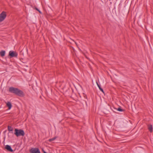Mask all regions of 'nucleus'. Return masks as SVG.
<instances>
[{"mask_svg": "<svg viewBox=\"0 0 153 153\" xmlns=\"http://www.w3.org/2000/svg\"><path fill=\"white\" fill-rule=\"evenodd\" d=\"M9 91L10 92L15 94L20 97H23L25 95L24 93L22 91L13 87H10Z\"/></svg>", "mask_w": 153, "mask_h": 153, "instance_id": "f257e3e1", "label": "nucleus"}, {"mask_svg": "<svg viewBox=\"0 0 153 153\" xmlns=\"http://www.w3.org/2000/svg\"><path fill=\"white\" fill-rule=\"evenodd\" d=\"M15 132L14 134L17 137L24 136L25 134L24 131L22 129H18L17 128L15 129Z\"/></svg>", "mask_w": 153, "mask_h": 153, "instance_id": "f03ea898", "label": "nucleus"}, {"mask_svg": "<svg viewBox=\"0 0 153 153\" xmlns=\"http://www.w3.org/2000/svg\"><path fill=\"white\" fill-rule=\"evenodd\" d=\"M7 16V13L3 11L0 14V23L3 21Z\"/></svg>", "mask_w": 153, "mask_h": 153, "instance_id": "7ed1b4c3", "label": "nucleus"}, {"mask_svg": "<svg viewBox=\"0 0 153 153\" xmlns=\"http://www.w3.org/2000/svg\"><path fill=\"white\" fill-rule=\"evenodd\" d=\"M31 153H41L39 149L37 148H33L30 151Z\"/></svg>", "mask_w": 153, "mask_h": 153, "instance_id": "20e7f679", "label": "nucleus"}, {"mask_svg": "<svg viewBox=\"0 0 153 153\" xmlns=\"http://www.w3.org/2000/svg\"><path fill=\"white\" fill-rule=\"evenodd\" d=\"M9 55L11 57H16L17 54L16 52L10 51L9 52Z\"/></svg>", "mask_w": 153, "mask_h": 153, "instance_id": "39448f33", "label": "nucleus"}, {"mask_svg": "<svg viewBox=\"0 0 153 153\" xmlns=\"http://www.w3.org/2000/svg\"><path fill=\"white\" fill-rule=\"evenodd\" d=\"M5 148L8 151L10 152H13V150L12 149L11 146L8 145H7L5 146Z\"/></svg>", "mask_w": 153, "mask_h": 153, "instance_id": "423d86ee", "label": "nucleus"}, {"mask_svg": "<svg viewBox=\"0 0 153 153\" xmlns=\"http://www.w3.org/2000/svg\"><path fill=\"white\" fill-rule=\"evenodd\" d=\"M6 105L8 107L9 109H10L11 108L12 105L10 102H7L6 103Z\"/></svg>", "mask_w": 153, "mask_h": 153, "instance_id": "0eeeda50", "label": "nucleus"}, {"mask_svg": "<svg viewBox=\"0 0 153 153\" xmlns=\"http://www.w3.org/2000/svg\"><path fill=\"white\" fill-rule=\"evenodd\" d=\"M148 127L150 131L151 132H152L153 129L152 125H149L148 126Z\"/></svg>", "mask_w": 153, "mask_h": 153, "instance_id": "6e6552de", "label": "nucleus"}, {"mask_svg": "<svg viewBox=\"0 0 153 153\" xmlns=\"http://www.w3.org/2000/svg\"><path fill=\"white\" fill-rule=\"evenodd\" d=\"M5 51H1L0 52V54L1 56L3 57L5 55Z\"/></svg>", "mask_w": 153, "mask_h": 153, "instance_id": "1a4fd4ad", "label": "nucleus"}, {"mask_svg": "<svg viewBox=\"0 0 153 153\" xmlns=\"http://www.w3.org/2000/svg\"><path fill=\"white\" fill-rule=\"evenodd\" d=\"M7 129L9 131H12L13 130V128L11 126H8Z\"/></svg>", "mask_w": 153, "mask_h": 153, "instance_id": "9d476101", "label": "nucleus"}, {"mask_svg": "<svg viewBox=\"0 0 153 153\" xmlns=\"http://www.w3.org/2000/svg\"><path fill=\"white\" fill-rule=\"evenodd\" d=\"M56 138V137H54L51 139H50L49 140V141H50V142H51V141H54V140H55Z\"/></svg>", "mask_w": 153, "mask_h": 153, "instance_id": "9b49d317", "label": "nucleus"}, {"mask_svg": "<svg viewBox=\"0 0 153 153\" xmlns=\"http://www.w3.org/2000/svg\"><path fill=\"white\" fill-rule=\"evenodd\" d=\"M99 89H100V90L101 91H102L103 93H104V91H103V89L102 88H101V87H98Z\"/></svg>", "mask_w": 153, "mask_h": 153, "instance_id": "f8f14e48", "label": "nucleus"}, {"mask_svg": "<svg viewBox=\"0 0 153 153\" xmlns=\"http://www.w3.org/2000/svg\"><path fill=\"white\" fill-rule=\"evenodd\" d=\"M117 110L118 111H123V109H121L120 108H118Z\"/></svg>", "mask_w": 153, "mask_h": 153, "instance_id": "ddd939ff", "label": "nucleus"}, {"mask_svg": "<svg viewBox=\"0 0 153 153\" xmlns=\"http://www.w3.org/2000/svg\"><path fill=\"white\" fill-rule=\"evenodd\" d=\"M36 10L38 11L40 13H42V12L39 10L37 8H36Z\"/></svg>", "mask_w": 153, "mask_h": 153, "instance_id": "4468645a", "label": "nucleus"}, {"mask_svg": "<svg viewBox=\"0 0 153 153\" xmlns=\"http://www.w3.org/2000/svg\"><path fill=\"white\" fill-rule=\"evenodd\" d=\"M43 152H44V153H47V152H45L44 151Z\"/></svg>", "mask_w": 153, "mask_h": 153, "instance_id": "2eb2a0df", "label": "nucleus"}, {"mask_svg": "<svg viewBox=\"0 0 153 153\" xmlns=\"http://www.w3.org/2000/svg\"><path fill=\"white\" fill-rule=\"evenodd\" d=\"M97 85L98 86H99V85L97 83Z\"/></svg>", "mask_w": 153, "mask_h": 153, "instance_id": "dca6fc26", "label": "nucleus"}]
</instances>
